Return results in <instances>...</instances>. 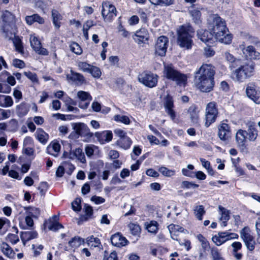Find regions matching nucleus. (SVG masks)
I'll list each match as a JSON object with an SVG mask.
<instances>
[{
	"instance_id": "nucleus-43",
	"label": "nucleus",
	"mask_w": 260,
	"mask_h": 260,
	"mask_svg": "<svg viewBox=\"0 0 260 260\" xmlns=\"http://www.w3.org/2000/svg\"><path fill=\"white\" fill-rule=\"evenodd\" d=\"M158 171L164 176L171 177L175 175V171L171 170L165 167H161L158 169Z\"/></svg>"
},
{
	"instance_id": "nucleus-60",
	"label": "nucleus",
	"mask_w": 260,
	"mask_h": 260,
	"mask_svg": "<svg viewBox=\"0 0 260 260\" xmlns=\"http://www.w3.org/2000/svg\"><path fill=\"white\" fill-rule=\"evenodd\" d=\"M194 22L196 23H199L200 21L201 12L198 10H193L190 11Z\"/></svg>"
},
{
	"instance_id": "nucleus-3",
	"label": "nucleus",
	"mask_w": 260,
	"mask_h": 260,
	"mask_svg": "<svg viewBox=\"0 0 260 260\" xmlns=\"http://www.w3.org/2000/svg\"><path fill=\"white\" fill-rule=\"evenodd\" d=\"M163 76L168 80L175 82L180 86L186 85L188 78L186 74L181 73L171 63L164 64Z\"/></svg>"
},
{
	"instance_id": "nucleus-59",
	"label": "nucleus",
	"mask_w": 260,
	"mask_h": 260,
	"mask_svg": "<svg viewBox=\"0 0 260 260\" xmlns=\"http://www.w3.org/2000/svg\"><path fill=\"white\" fill-rule=\"evenodd\" d=\"M24 75L26 76L31 82L34 83H38V79L36 74L31 73L30 71L24 72Z\"/></svg>"
},
{
	"instance_id": "nucleus-5",
	"label": "nucleus",
	"mask_w": 260,
	"mask_h": 260,
	"mask_svg": "<svg viewBox=\"0 0 260 260\" xmlns=\"http://www.w3.org/2000/svg\"><path fill=\"white\" fill-rule=\"evenodd\" d=\"M158 79V76L150 72H144L138 76L139 81L149 88H152L156 86Z\"/></svg>"
},
{
	"instance_id": "nucleus-35",
	"label": "nucleus",
	"mask_w": 260,
	"mask_h": 260,
	"mask_svg": "<svg viewBox=\"0 0 260 260\" xmlns=\"http://www.w3.org/2000/svg\"><path fill=\"white\" fill-rule=\"evenodd\" d=\"M247 132L246 131L240 129L236 135V139L239 146H243L246 142Z\"/></svg>"
},
{
	"instance_id": "nucleus-48",
	"label": "nucleus",
	"mask_w": 260,
	"mask_h": 260,
	"mask_svg": "<svg viewBox=\"0 0 260 260\" xmlns=\"http://www.w3.org/2000/svg\"><path fill=\"white\" fill-rule=\"evenodd\" d=\"M87 244L91 247H96L99 246L101 242L99 238L91 236L88 238Z\"/></svg>"
},
{
	"instance_id": "nucleus-38",
	"label": "nucleus",
	"mask_w": 260,
	"mask_h": 260,
	"mask_svg": "<svg viewBox=\"0 0 260 260\" xmlns=\"http://www.w3.org/2000/svg\"><path fill=\"white\" fill-rule=\"evenodd\" d=\"M52 17L54 26L56 28H59L60 24V21L62 19V16L57 11L53 10L52 11Z\"/></svg>"
},
{
	"instance_id": "nucleus-12",
	"label": "nucleus",
	"mask_w": 260,
	"mask_h": 260,
	"mask_svg": "<svg viewBox=\"0 0 260 260\" xmlns=\"http://www.w3.org/2000/svg\"><path fill=\"white\" fill-rule=\"evenodd\" d=\"M168 39L167 37L162 36L159 37L155 44V53L159 56L165 55L168 47Z\"/></svg>"
},
{
	"instance_id": "nucleus-34",
	"label": "nucleus",
	"mask_w": 260,
	"mask_h": 260,
	"mask_svg": "<svg viewBox=\"0 0 260 260\" xmlns=\"http://www.w3.org/2000/svg\"><path fill=\"white\" fill-rule=\"evenodd\" d=\"M173 107V102L171 98H168L166 101L165 104V107L166 111L168 115H170L172 119H174L175 118V113L172 108Z\"/></svg>"
},
{
	"instance_id": "nucleus-42",
	"label": "nucleus",
	"mask_w": 260,
	"mask_h": 260,
	"mask_svg": "<svg viewBox=\"0 0 260 260\" xmlns=\"http://www.w3.org/2000/svg\"><path fill=\"white\" fill-rule=\"evenodd\" d=\"M83 242V239L79 237H75L69 242V245L72 248H76L79 247Z\"/></svg>"
},
{
	"instance_id": "nucleus-21",
	"label": "nucleus",
	"mask_w": 260,
	"mask_h": 260,
	"mask_svg": "<svg viewBox=\"0 0 260 260\" xmlns=\"http://www.w3.org/2000/svg\"><path fill=\"white\" fill-rule=\"evenodd\" d=\"M111 243L113 245L117 247L124 246L126 245L127 241L120 233L114 234L111 237Z\"/></svg>"
},
{
	"instance_id": "nucleus-45",
	"label": "nucleus",
	"mask_w": 260,
	"mask_h": 260,
	"mask_svg": "<svg viewBox=\"0 0 260 260\" xmlns=\"http://www.w3.org/2000/svg\"><path fill=\"white\" fill-rule=\"evenodd\" d=\"M113 119L117 122H120L126 125L129 124L131 123V120L129 117L125 115H115L114 116Z\"/></svg>"
},
{
	"instance_id": "nucleus-63",
	"label": "nucleus",
	"mask_w": 260,
	"mask_h": 260,
	"mask_svg": "<svg viewBox=\"0 0 260 260\" xmlns=\"http://www.w3.org/2000/svg\"><path fill=\"white\" fill-rule=\"evenodd\" d=\"M207 248L201 247L197 251L196 257H198L199 260H202L206 256V250Z\"/></svg>"
},
{
	"instance_id": "nucleus-19",
	"label": "nucleus",
	"mask_w": 260,
	"mask_h": 260,
	"mask_svg": "<svg viewBox=\"0 0 260 260\" xmlns=\"http://www.w3.org/2000/svg\"><path fill=\"white\" fill-rule=\"evenodd\" d=\"M13 34V37H9L8 35H6L5 38L9 40H11L13 42V45L15 48L16 50L20 53L21 54H24V49L23 43L21 40V39L18 37L15 36V34Z\"/></svg>"
},
{
	"instance_id": "nucleus-62",
	"label": "nucleus",
	"mask_w": 260,
	"mask_h": 260,
	"mask_svg": "<svg viewBox=\"0 0 260 260\" xmlns=\"http://www.w3.org/2000/svg\"><path fill=\"white\" fill-rule=\"evenodd\" d=\"M96 146L93 145H88L85 146V151L87 156L90 157L93 154Z\"/></svg>"
},
{
	"instance_id": "nucleus-11",
	"label": "nucleus",
	"mask_w": 260,
	"mask_h": 260,
	"mask_svg": "<svg viewBox=\"0 0 260 260\" xmlns=\"http://www.w3.org/2000/svg\"><path fill=\"white\" fill-rule=\"evenodd\" d=\"M72 126L76 134L79 136L89 138L93 135L87 125L84 123H73Z\"/></svg>"
},
{
	"instance_id": "nucleus-47",
	"label": "nucleus",
	"mask_w": 260,
	"mask_h": 260,
	"mask_svg": "<svg viewBox=\"0 0 260 260\" xmlns=\"http://www.w3.org/2000/svg\"><path fill=\"white\" fill-rule=\"evenodd\" d=\"M2 18L3 20L7 22H13L15 21L14 16L9 11H5L3 13Z\"/></svg>"
},
{
	"instance_id": "nucleus-20",
	"label": "nucleus",
	"mask_w": 260,
	"mask_h": 260,
	"mask_svg": "<svg viewBox=\"0 0 260 260\" xmlns=\"http://www.w3.org/2000/svg\"><path fill=\"white\" fill-rule=\"evenodd\" d=\"M187 114L191 121L197 124L199 121V110L195 105L190 106L187 110Z\"/></svg>"
},
{
	"instance_id": "nucleus-29",
	"label": "nucleus",
	"mask_w": 260,
	"mask_h": 260,
	"mask_svg": "<svg viewBox=\"0 0 260 260\" xmlns=\"http://www.w3.org/2000/svg\"><path fill=\"white\" fill-rule=\"evenodd\" d=\"M25 21L26 23L28 25H31L36 22H38L39 24H42L45 22L44 19L38 14L26 16Z\"/></svg>"
},
{
	"instance_id": "nucleus-50",
	"label": "nucleus",
	"mask_w": 260,
	"mask_h": 260,
	"mask_svg": "<svg viewBox=\"0 0 260 260\" xmlns=\"http://www.w3.org/2000/svg\"><path fill=\"white\" fill-rule=\"evenodd\" d=\"M128 226L131 233L134 235H137L141 232V229L138 224L130 223Z\"/></svg>"
},
{
	"instance_id": "nucleus-24",
	"label": "nucleus",
	"mask_w": 260,
	"mask_h": 260,
	"mask_svg": "<svg viewBox=\"0 0 260 260\" xmlns=\"http://www.w3.org/2000/svg\"><path fill=\"white\" fill-rule=\"evenodd\" d=\"M95 136L101 144L110 142L112 140L113 137L112 133L110 131H105L101 133H96Z\"/></svg>"
},
{
	"instance_id": "nucleus-22",
	"label": "nucleus",
	"mask_w": 260,
	"mask_h": 260,
	"mask_svg": "<svg viewBox=\"0 0 260 260\" xmlns=\"http://www.w3.org/2000/svg\"><path fill=\"white\" fill-rule=\"evenodd\" d=\"M61 146L57 141H52L47 147L48 154L57 157L60 151Z\"/></svg>"
},
{
	"instance_id": "nucleus-14",
	"label": "nucleus",
	"mask_w": 260,
	"mask_h": 260,
	"mask_svg": "<svg viewBox=\"0 0 260 260\" xmlns=\"http://www.w3.org/2000/svg\"><path fill=\"white\" fill-rule=\"evenodd\" d=\"M240 49L242 50L243 54L247 58L250 59H259L260 53L256 51L252 46H248L244 48V45H240Z\"/></svg>"
},
{
	"instance_id": "nucleus-52",
	"label": "nucleus",
	"mask_w": 260,
	"mask_h": 260,
	"mask_svg": "<svg viewBox=\"0 0 260 260\" xmlns=\"http://www.w3.org/2000/svg\"><path fill=\"white\" fill-rule=\"evenodd\" d=\"M88 73H90L93 77L96 78H99L102 74L100 68L93 66H91L90 68V71H89Z\"/></svg>"
},
{
	"instance_id": "nucleus-23",
	"label": "nucleus",
	"mask_w": 260,
	"mask_h": 260,
	"mask_svg": "<svg viewBox=\"0 0 260 260\" xmlns=\"http://www.w3.org/2000/svg\"><path fill=\"white\" fill-rule=\"evenodd\" d=\"M75 158H77L82 163L86 162L85 155L81 148H76L74 151L69 153V159H74Z\"/></svg>"
},
{
	"instance_id": "nucleus-6",
	"label": "nucleus",
	"mask_w": 260,
	"mask_h": 260,
	"mask_svg": "<svg viewBox=\"0 0 260 260\" xmlns=\"http://www.w3.org/2000/svg\"><path fill=\"white\" fill-rule=\"evenodd\" d=\"M217 115L218 110L216 103L213 102L208 103L206 106L205 112V125L206 127L215 121Z\"/></svg>"
},
{
	"instance_id": "nucleus-55",
	"label": "nucleus",
	"mask_w": 260,
	"mask_h": 260,
	"mask_svg": "<svg viewBox=\"0 0 260 260\" xmlns=\"http://www.w3.org/2000/svg\"><path fill=\"white\" fill-rule=\"evenodd\" d=\"M198 240L201 244L202 247L204 248H208L209 247V243L207 240L201 234L197 236Z\"/></svg>"
},
{
	"instance_id": "nucleus-9",
	"label": "nucleus",
	"mask_w": 260,
	"mask_h": 260,
	"mask_svg": "<svg viewBox=\"0 0 260 260\" xmlns=\"http://www.w3.org/2000/svg\"><path fill=\"white\" fill-rule=\"evenodd\" d=\"M246 94L256 104L260 103V89L255 83H249L246 87Z\"/></svg>"
},
{
	"instance_id": "nucleus-44",
	"label": "nucleus",
	"mask_w": 260,
	"mask_h": 260,
	"mask_svg": "<svg viewBox=\"0 0 260 260\" xmlns=\"http://www.w3.org/2000/svg\"><path fill=\"white\" fill-rule=\"evenodd\" d=\"M146 229L148 232L156 234L158 231V224L156 221H151L149 223L146 224Z\"/></svg>"
},
{
	"instance_id": "nucleus-46",
	"label": "nucleus",
	"mask_w": 260,
	"mask_h": 260,
	"mask_svg": "<svg viewBox=\"0 0 260 260\" xmlns=\"http://www.w3.org/2000/svg\"><path fill=\"white\" fill-rule=\"evenodd\" d=\"M153 5L168 6L174 4V0H149Z\"/></svg>"
},
{
	"instance_id": "nucleus-61",
	"label": "nucleus",
	"mask_w": 260,
	"mask_h": 260,
	"mask_svg": "<svg viewBox=\"0 0 260 260\" xmlns=\"http://www.w3.org/2000/svg\"><path fill=\"white\" fill-rule=\"evenodd\" d=\"M81 199L77 198L72 203V206L73 210H74L75 211H79L81 210Z\"/></svg>"
},
{
	"instance_id": "nucleus-17",
	"label": "nucleus",
	"mask_w": 260,
	"mask_h": 260,
	"mask_svg": "<svg viewBox=\"0 0 260 260\" xmlns=\"http://www.w3.org/2000/svg\"><path fill=\"white\" fill-rule=\"evenodd\" d=\"M77 96L81 100L79 107L82 109H86L92 100L89 93L85 91H79L77 93Z\"/></svg>"
},
{
	"instance_id": "nucleus-53",
	"label": "nucleus",
	"mask_w": 260,
	"mask_h": 260,
	"mask_svg": "<svg viewBox=\"0 0 260 260\" xmlns=\"http://www.w3.org/2000/svg\"><path fill=\"white\" fill-rule=\"evenodd\" d=\"M193 31L191 26L189 24L181 25L177 29V32H191Z\"/></svg>"
},
{
	"instance_id": "nucleus-8",
	"label": "nucleus",
	"mask_w": 260,
	"mask_h": 260,
	"mask_svg": "<svg viewBox=\"0 0 260 260\" xmlns=\"http://www.w3.org/2000/svg\"><path fill=\"white\" fill-rule=\"evenodd\" d=\"M238 237L239 236L236 233L219 232L217 235L212 237V240L217 246H220L229 240L238 239Z\"/></svg>"
},
{
	"instance_id": "nucleus-2",
	"label": "nucleus",
	"mask_w": 260,
	"mask_h": 260,
	"mask_svg": "<svg viewBox=\"0 0 260 260\" xmlns=\"http://www.w3.org/2000/svg\"><path fill=\"white\" fill-rule=\"evenodd\" d=\"M237 67L232 72V78L237 82H242L253 75L255 64L251 61L240 62Z\"/></svg>"
},
{
	"instance_id": "nucleus-57",
	"label": "nucleus",
	"mask_w": 260,
	"mask_h": 260,
	"mask_svg": "<svg viewBox=\"0 0 260 260\" xmlns=\"http://www.w3.org/2000/svg\"><path fill=\"white\" fill-rule=\"evenodd\" d=\"M71 79L74 81H78L80 82H83L84 81V78L82 75L77 73H74L71 71Z\"/></svg>"
},
{
	"instance_id": "nucleus-33",
	"label": "nucleus",
	"mask_w": 260,
	"mask_h": 260,
	"mask_svg": "<svg viewBox=\"0 0 260 260\" xmlns=\"http://www.w3.org/2000/svg\"><path fill=\"white\" fill-rule=\"evenodd\" d=\"M35 134L37 139L40 143L45 144L47 142L49 139V135L43 129L38 128Z\"/></svg>"
},
{
	"instance_id": "nucleus-26",
	"label": "nucleus",
	"mask_w": 260,
	"mask_h": 260,
	"mask_svg": "<svg viewBox=\"0 0 260 260\" xmlns=\"http://www.w3.org/2000/svg\"><path fill=\"white\" fill-rule=\"evenodd\" d=\"M214 41L216 40L220 43L225 44H230L233 36L232 34H214Z\"/></svg>"
},
{
	"instance_id": "nucleus-4",
	"label": "nucleus",
	"mask_w": 260,
	"mask_h": 260,
	"mask_svg": "<svg viewBox=\"0 0 260 260\" xmlns=\"http://www.w3.org/2000/svg\"><path fill=\"white\" fill-rule=\"evenodd\" d=\"M208 22L211 29L214 32H226L228 31L225 21L217 14L210 15Z\"/></svg>"
},
{
	"instance_id": "nucleus-39",
	"label": "nucleus",
	"mask_w": 260,
	"mask_h": 260,
	"mask_svg": "<svg viewBox=\"0 0 260 260\" xmlns=\"http://www.w3.org/2000/svg\"><path fill=\"white\" fill-rule=\"evenodd\" d=\"M1 248L3 253L8 257L13 256L14 253L12 248L5 242H3L1 245Z\"/></svg>"
},
{
	"instance_id": "nucleus-15",
	"label": "nucleus",
	"mask_w": 260,
	"mask_h": 260,
	"mask_svg": "<svg viewBox=\"0 0 260 260\" xmlns=\"http://www.w3.org/2000/svg\"><path fill=\"white\" fill-rule=\"evenodd\" d=\"M58 219L59 217L57 215H54L48 221H46L44 224L49 230L56 232L60 229L63 228V225L58 221Z\"/></svg>"
},
{
	"instance_id": "nucleus-1",
	"label": "nucleus",
	"mask_w": 260,
	"mask_h": 260,
	"mask_svg": "<svg viewBox=\"0 0 260 260\" xmlns=\"http://www.w3.org/2000/svg\"><path fill=\"white\" fill-rule=\"evenodd\" d=\"M215 67L211 64L203 63L195 72L196 85L202 92H208L214 85Z\"/></svg>"
},
{
	"instance_id": "nucleus-40",
	"label": "nucleus",
	"mask_w": 260,
	"mask_h": 260,
	"mask_svg": "<svg viewBox=\"0 0 260 260\" xmlns=\"http://www.w3.org/2000/svg\"><path fill=\"white\" fill-rule=\"evenodd\" d=\"M37 237V233L34 231L24 232L21 233V238L22 240L29 241L36 238Z\"/></svg>"
},
{
	"instance_id": "nucleus-36",
	"label": "nucleus",
	"mask_w": 260,
	"mask_h": 260,
	"mask_svg": "<svg viewBox=\"0 0 260 260\" xmlns=\"http://www.w3.org/2000/svg\"><path fill=\"white\" fill-rule=\"evenodd\" d=\"M17 113L19 116L25 115L29 110V106L25 102L21 103L16 107Z\"/></svg>"
},
{
	"instance_id": "nucleus-18",
	"label": "nucleus",
	"mask_w": 260,
	"mask_h": 260,
	"mask_svg": "<svg viewBox=\"0 0 260 260\" xmlns=\"http://www.w3.org/2000/svg\"><path fill=\"white\" fill-rule=\"evenodd\" d=\"M218 136L223 141H227L231 137L230 126L225 123L220 124L218 126Z\"/></svg>"
},
{
	"instance_id": "nucleus-7",
	"label": "nucleus",
	"mask_w": 260,
	"mask_h": 260,
	"mask_svg": "<svg viewBox=\"0 0 260 260\" xmlns=\"http://www.w3.org/2000/svg\"><path fill=\"white\" fill-rule=\"evenodd\" d=\"M240 237L243 240L247 248L252 251L255 248L256 242L254 237L251 234V231L249 228H243L240 232Z\"/></svg>"
},
{
	"instance_id": "nucleus-49",
	"label": "nucleus",
	"mask_w": 260,
	"mask_h": 260,
	"mask_svg": "<svg viewBox=\"0 0 260 260\" xmlns=\"http://www.w3.org/2000/svg\"><path fill=\"white\" fill-rule=\"evenodd\" d=\"M92 65L84 61H79L77 63L78 69L83 72L88 73Z\"/></svg>"
},
{
	"instance_id": "nucleus-30",
	"label": "nucleus",
	"mask_w": 260,
	"mask_h": 260,
	"mask_svg": "<svg viewBox=\"0 0 260 260\" xmlns=\"http://www.w3.org/2000/svg\"><path fill=\"white\" fill-rule=\"evenodd\" d=\"M198 38L208 45L214 42V34H197Z\"/></svg>"
},
{
	"instance_id": "nucleus-64",
	"label": "nucleus",
	"mask_w": 260,
	"mask_h": 260,
	"mask_svg": "<svg viewBox=\"0 0 260 260\" xmlns=\"http://www.w3.org/2000/svg\"><path fill=\"white\" fill-rule=\"evenodd\" d=\"M11 115V111L9 110L0 109V120L8 118Z\"/></svg>"
},
{
	"instance_id": "nucleus-25",
	"label": "nucleus",
	"mask_w": 260,
	"mask_h": 260,
	"mask_svg": "<svg viewBox=\"0 0 260 260\" xmlns=\"http://www.w3.org/2000/svg\"><path fill=\"white\" fill-rule=\"evenodd\" d=\"M248 129L247 135L248 136V139L249 141H254L257 137V131L255 128L254 123L252 122H249L247 124Z\"/></svg>"
},
{
	"instance_id": "nucleus-51",
	"label": "nucleus",
	"mask_w": 260,
	"mask_h": 260,
	"mask_svg": "<svg viewBox=\"0 0 260 260\" xmlns=\"http://www.w3.org/2000/svg\"><path fill=\"white\" fill-rule=\"evenodd\" d=\"M0 97L4 98V104L0 105L1 106L3 107H10L13 104V101L10 96L0 95Z\"/></svg>"
},
{
	"instance_id": "nucleus-16",
	"label": "nucleus",
	"mask_w": 260,
	"mask_h": 260,
	"mask_svg": "<svg viewBox=\"0 0 260 260\" xmlns=\"http://www.w3.org/2000/svg\"><path fill=\"white\" fill-rule=\"evenodd\" d=\"M177 43L181 47L189 49L191 48L192 41L188 34H178Z\"/></svg>"
},
{
	"instance_id": "nucleus-56",
	"label": "nucleus",
	"mask_w": 260,
	"mask_h": 260,
	"mask_svg": "<svg viewBox=\"0 0 260 260\" xmlns=\"http://www.w3.org/2000/svg\"><path fill=\"white\" fill-rule=\"evenodd\" d=\"M6 240L13 244L17 243L19 240L18 236L16 234H9L6 237Z\"/></svg>"
},
{
	"instance_id": "nucleus-10",
	"label": "nucleus",
	"mask_w": 260,
	"mask_h": 260,
	"mask_svg": "<svg viewBox=\"0 0 260 260\" xmlns=\"http://www.w3.org/2000/svg\"><path fill=\"white\" fill-rule=\"evenodd\" d=\"M102 15L106 21H111L116 16V9L109 2H105L102 4Z\"/></svg>"
},
{
	"instance_id": "nucleus-37",
	"label": "nucleus",
	"mask_w": 260,
	"mask_h": 260,
	"mask_svg": "<svg viewBox=\"0 0 260 260\" xmlns=\"http://www.w3.org/2000/svg\"><path fill=\"white\" fill-rule=\"evenodd\" d=\"M193 213L196 218L201 221L203 220V216L205 214L206 211L203 205H197L194 207Z\"/></svg>"
},
{
	"instance_id": "nucleus-58",
	"label": "nucleus",
	"mask_w": 260,
	"mask_h": 260,
	"mask_svg": "<svg viewBox=\"0 0 260 260\" xmlns=\"http://www.w3.org/2000/svg\"><path fill=\"white\" fill-rule=\"evenodd\" d=\"M212 260H224L217 248L211 249Z\"/></svg>"
},
{
	"instance_id": "nucleus-28",
	"label": "nucleus",
	"mask_w": 260,
	"mask_h": 260,
	"mask_svg": "<svg viewBox=\"0 0 260 260\" xmlns=\"http://www.w3.org/2000/svg\"><path fill=\"white\" fill-rule=\"evenodd\" d=\"M219 213L221 215L220 220L222 221L221 225L222 226H225L226 225V222L230 219V212L226 209L223 208L221 206H218Z\"/></svg>"
},
{
	"instance_id": "nucleus-54",
	"label": "nucleus",
	"mask_w": 260,
	"mask_h": 260,
	"mask_svg": "<svg viewBox=\"0 0 260 260\" xmlns=\"http://www.w3.org/2000/svg\"><path fill=\"white\" fill-rule=\"evenodd\" d=\"M71 50L76 54L80 55L82 52L81 47L77 43L74 42L70 45Z\"/></svg>"
},
{
	"instance_id": "nucleus-27",
	"label": "nucleus",
	"mask_w": 260,
	"mask_h": 260,
	"mask_svg": "<svg viewBox=\"0 0 260 260\" xmlns=\"http://www.w3.org/2000/svg\"><path fill=\"white\" fill-rule=\"evenodd\" d=\"M224 57L225 60L231 63L230 65V68L231 70L238 67L239 63H240V60L239 59H236L229 52H225L224 53Z\"/></svg>"
},
{
	"instance_id": "nucleus-31",
	"label": "nucleus",
	"mask_w": 260,
	"mask_h": 260,
	"mask_svg": "<svg viewBox=\"0 0 260 260\" xmlns=\"http://www.w3.org/2000/svg\"><path fill=\"white\" fill-rule=\"evenodd\" d=\"M132 38L136 43L141 45L142 44L147 43L148 39V34H134Z\"/></svg>"
},
{
	"instance_id": "nucleus-13",
	"label": "nucleus",
	"mask_w": 260,
	"mask_h": 260,
	"mask_svg": "<svg viewBox=\"0 0 260 260\" xmlns=\"http://www.w3.org/2000/svg\"><path fill=\"white\" fill-rule=\"evenodd\" d=\"M29 40L31 47L36 53L42 55L48 54V51L46 49L42 47L40 41L38 38L34 35H30Z\"/></svg>"
},
{
	"instance_id": "nucleus-41",
	"label": "nucleus",
	"mask_w": 260,
	"mask_h": 260,
	"mask_svg": "<svg viewBox=\"0 0 260 260\" xmlns=\"http://www.w3.org/2000/svg\"><path fill=\"white\" fill-rule=\"evenodd\" d=\"M168 228L169 231H170L171 237L173 239H176L174 237V236L175 235L176 232H182L183 228L178 225H176L174 224H171L168 226Z\"/></svg>"
},
{
	"instance_id": "nucleus-32",
	"label": "nucleus",
	"mask_w": 260,
	"mask_h": 260,
	"mask_svg": "<svg viewBox=\"0 0 260 260\" xmlns=\"http://www.w3.org/2000/svg\"><path fill=\"white\" fill-rule=\"evenodd\" d=\"M132 141L128 137L119 138L117 141V145L123 149L126 150L130 148Z\"/></svg>"
}]
</instances>
